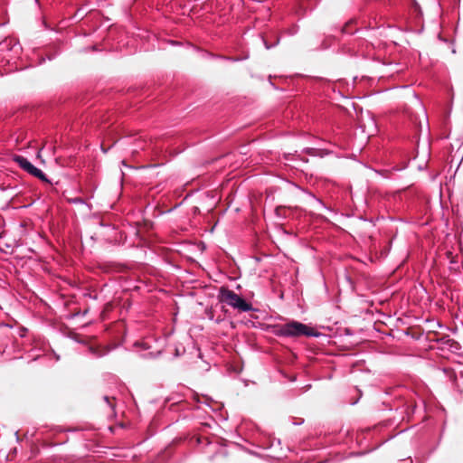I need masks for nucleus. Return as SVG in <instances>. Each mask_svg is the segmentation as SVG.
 I'll return each mask as SVG.
<instances>
[{"instance_id": "7ed1b4c3", "label": "nucleus", "mask_w": 463, "mask_h": 463, "mask_svg": "<svg viewBox=\"0 0 463 463\" xmlns=\"http://www.w3.org/2000/svg\"><path fill=\"white\" fill-rule=\"evenodd\" d=\"M14 160L18 164V165L24 169V171H26L27 173H29L30 175L39 178L40 180H43V181H47V178L44 175V173L35 167L33 165H32L27 158L22 156H15L14 157Z\"/></svg>"}, {"instance_id": "39448f33", "label": "nucleus", "mask_w": 463, "mask_h": 463, "mask_svg": "<svg viewBox=\"0 0 463 463\" xmlns=\"http://www.w3.org/2000/svg\"><path fill=\"white\" fill-rule=\"evenodd\" d=\"M104 400H105L108 403H109V397L105 396V397H104Z\"/></svg>"}, {"instance_id": "f03ea898", "label": "nucleus", "mask_w": 463, "mask_h": 463, "mask_svg": "<svg viewBox=\"0 0 463 463\" xmlns=\"http://www.w3.org/2000/svg\"><path fill=\"white\" fill-rule=\"evenodd\" d=\"M277 335L280 336L297 337L301 335L317 336L312 327L307 326L298 321H290L288 323L278 326Z\"/></svg>"}, {"instance_id": "20e7f679", "label": "nucleus", "mask_w": 463, "mask_h": 463, "mask_svg": "<svg viewBox=\"0 0 463 463\" xmlns=\"http://www.w3.org/2000/svg\"><path fill=\"white\" fill-rule=\"evenodd\" d=\"M263 41H264L265 47L267 49L271 48L272 46L276 45L279 43V40H278L274 44H269L265 40H263Z\"/></svg>"}, {"instance_id": "f257e3e1", "label": "nucleus", "mask_w": 463, "mask_h": 463, "mask_svg": "<svg viewBox=\"0 0 463 463\" xmlns=\"http://www.w3.org/2000/svg\"><path fill=\"white\" fill-rule=\"evenodd\" d=\"M219 300L240 312H249L253 310L252 305L234 291L222 287L219 290Z\"/></svg>"}]
</instances>
